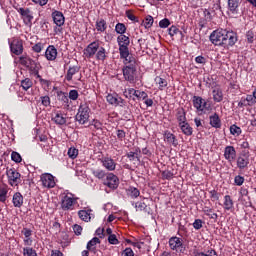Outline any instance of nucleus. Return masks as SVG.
<instances>
[{"label":"nucleus","instance_id":"obj_1","mask_svg":"<svg viewBox=\"0 0 256 256\" xmlns=\"http://www.w3.org/2000/svg\"><path fill=\"white\" fill-rule=\"evenodd\" d=\"M212 45L218 47H223V45H228V47H233L237 43V33L234 31H227L225 29L214 30L209 37Z\"/></svg>","mask_w":256,"mask_h":256},{"label":"nucleus","instance_id":"obj_47","mask_svg":"<svg viewBox=\"0 0 256 256\" xmlns=\"http://www.w3.org/2000/svg\"><path fill=\"white\" fill-rule=\"evenodd\" d=\"M115 31L118 35H123L127 31V27L123 23H118L115 26Z\"/></svg>","mask_w":256,"mask_h":256},{"label":"nucleus","instance_id":"obj_38","mask_svg":"<svg viewBox=\"0 0 256 256\" xmlns=\"http://www.w3.org/2000/svg\"><path fill=\"white\" fill-rule=\"evenodd\" d=\"M203 213L205 215H207V217H209L210 219H213L214 221H217L218 219V215L217 213H213V209L209 208V207H204L203 209Z\"/></svg>","mask_w":256,"mask_h":256},{"label":"nucleus","instance_id":"obj_33","mask_svg":"<svg viewBox=\"0 0 256 256\" xmlns=\"http://www.w3.org/2000/svg\"><path fill=\"white\" fill-rule=\"evenodd\" d=\"M127 195L130 197V199H137V197H139L141 195V192L139 191V189L130 186L127 190H126Z\"/></svg>","mask_w":256,"mask_h":256},{"label":"nucleus","instance_id":"obj_44","mask_svg":"<svg viewBox=\"0 0 256 256\" xmlns=\"http://www.w3.org/2000/svg\"><path fill=\"white\" fill-rule=\"evenodd\" d=\"M155 83H156V85H159L160 91H163V89H165V87H167V81L164 78H161L159 76H157L155 78Z\"/></svg>","mask_w":256,"mask_h":256},{"label":"nucleus","instance_id":"obj_50","mask_svg":"<svg viewBox=\"0 0 256 256\" xmlns=\"http://www.w3.org/2000/svg\"><path fill=\"white\" fill-rule=\"evenodd\" d=\"M137 90H135L134 88H129V89H125L123 92L124 97H126V99H131L132 95H136Z\"/></svg>","mask_w":256,"mask_h":256},{"label":"nucleus","instance_id":"obj_17","mask_svg":"<svg viewBox=\"0 0 256 256\" xmlns=\"http://www.w3.org/2000/svg\"><path fill=\"white\" fill-rule=\"evenodd\" d=\"M237 157V151L233 146H226L224 149V158L228 163H233Z\"/></svg>","mask_w":256,"mask_h":256},{"label":"nucleus","instance_id":"obj_22","mask_svg":"<svg viewBox=\"0 0 256 256\" xmlns=\"http://www.w3.org/2000/svg\"><path fill=\"white\" fill-rule=\"evenodd\" d=\"M164 141H166L168 145H172L173 147H177L179 145L177 137L174 136V134L169 131L164 132Z\"/></svg>","mask_w":256,"mask_h":256},{"label":"nucleus","instance_id":"obj_25","mask_svg":"<svg viewBox=\"0 0 256 256\" xmlns=\"http://www.w3.org/2000/svg\"><path fill=\"white\" fill-rule=\"evenodd\" d=\"M211 127L214 129H221V118H219V114L214 113L209 117Z\"/></svg>","mask_w":256,"mask_h":256},{"label":"nucleus","instance_id":"obj_8","mask_svg":"<svg viewBox=\"0 0 256 256\" xmlns=\"http://www.w3.org/2000/svg\"><path fill=\"white\" fill-rule=\"evenodd\" d=\"M169 246L172 251H177L178 253H183L185 251V246L183 245V239L175 236L169 239Z\"/></svg>","mask_w":256,"mask_h":256},{"label":"nucleus","instance_id":"obj_39","mask_svg":"<svg viewBox=\"0 0 256 256\" xmlns=\"http://www.w3.org/2000/svg\"><path fill=\"white\" fill-rule=\"evenodd\" d=\"M168 35H170V37H175V35H180L183 38V32L179 30L177 26H174V25L168 29Z\"/></svg>","mask_w":256,"mask_h":256},{"label":"nucleus","instance_id":"obj_55","mask_svg":"<svg viewBox=\"0 0 256 256\" xmlns=\"http://www.w3.org/2000/svg\"><path fill=\"white\" fill-rule=\"evenodd\" d=\"M108 243H110V245H119V239H117V235L112 234L108 236Z\"/></svg>","mask_w":256,"mask_h":256},{"label":"nucleus","instance_id":"obj_18","mask_svg":"<svg viewBox=\"0 0 256 256\" xmlns=\"http://www.w3.org/2000/svg\"><path fill=\"white\" fill-rule=\"evenodd\" d=\"M18 63H20V65H23L24 67H27V69H29L30 71L33 68L37 67V64L35 63V61L28 56L19 57Z\"/></svg>","mask_w":256,"mask_h":256},{"label":"nucleus","instance_id":"obj_60","mask_svg":"<svg viewBox=\"0 0 256 256\" xmlns=\"http://www.w3.org/2000/svg\"><path fill=\"white\" fill-rule=\"evenodd\" d=\"M196 256H217V252L213 249L208 250L207 253L205 252H199L196 254Z\"/></svg>","mask_w":256,"mask_h":256},{"label":"nucleus","instance_id":"obj_45","mask_svg":"<svg viewBox=\"0 0 256 256\" xmlns=\"http://www.w3.org/2000/svg\"><path fill=\"white\" fill-rule=\"evenodd\" d=\"M127 158L129 159V161L131 162H135L137 161V163H141V156H139V154L133 153V152H129L126 154Z\"/></svg>","mask_w":256,"mask_h":256},{"label":"nucleus","instance_id":"obj_6","mask_svg":"<svg viewBox=\"0 0 256 256\" xmlns=\"http://www.w3.org/2000/svg\"><path fill=\"white\" fill-rule=\"evenodd\" d=\"M193 107L196 108L197 113H209L211 111V104L207 103L201 96H194L192 98Z\"/></svg>","mask_w":256,"mask_h":256},{"label":"nucleus","instance_id":"obj_30","mask_svg":"<svg viewBox=\"0 0 256 256\" xmlns=\"http://www.w3.org/2000/svg\"><path fill=\"white\" fill-rule=\"evenodd\" d=\"M96 30L98 33H105L107 31V21L103 18L98 19L96 21Z\"/></svg>","mask_w":256,"mask_h":256},{"label":"nucleus","instance_id":"obj_15","mask_svg":"<svg viewBox=\"0 0 256 256\" xmlns=\"http://www.w3.org/2000/svg\"><path fill=\"white\" fill-rule=\"evenodd\" d=\"M104 185L109 187V189H117V187H119V178L117 175L109 173L106 177Z\"/></svg>","mask_w":256,"mask_h":256},{"label":"nucleus","instance_id":"obj_20","mask_svg":"<svg viewBox=\"0 0 256 256\" xmlns=\"http://www.w3.org/2000/svg\"><path fill=\"white\" fill-rule=\"evenodd\" d=\"M102 167H105L107 171H115L117 163L112 158L105 157L102 159Z\"/></svg>","mask_w":256,"mask_h":256},{"label":"nucleus","instance_id":"obj_19","mask_svg":"<svg viewBox=\"0 0 256 256\" xmlns=\"http://www.w3.org/2000/svg\"><path fill=\"white\" fill-rule=\"evenodd\" d=\"M52 18L57 27H63V25H65V16L61 13V11H54L52 13Z\"/></svg>","mask_w":256,"mask_h":256},{"label":"nucleus","instance_id":"obj_58","mask_svg":"<svg viewBox=\"0 0 256 256\" xmlns=\"http://www.w3.org/2000/svg\"><path fill=\"white\" fill-rule=\"evenodd\" d=\"M11 159L15 163H21L22 161L21 154H19L18 152H12Z\"/></svg>","mask_w":256,"mask_h":256},{"label":"nucleus","instance_id":"obj_51","mask_svg":"<svg viewBox=\"0 0 256 256\" xmlns=\"http://www.w3.org/2000/svg\"><path fill=\"white\" fill-rule=\"evenodd\" d=\"M40 101H41V105H43V107L51 106V98L49 96H41Z\"/></svg>","mask_w":256,"mask_h":256},{"label":"nucleus","instance_id":"obj_26","mask_svg":"<svg viewBox=\"0 0 256 256\" xmlns=\"http://www.w3.org/2000/svg\"><path fill=\"white\" fill-rule=\"evenodd\" d=\"M101 243V240H99L98 237H94L92 238L88 243H87V249L91 252V253H95V251H97V245H99Z\"/></svg>","mask_w":256,"mask_h":256},{"label":"nucleus","instance_id":"obj_40","mask_svg":"<svg viewBox=\"0 0 256 256\" xmlns=\"http://www.w3.org/2000/svg\"><path fill=\"white\" fill-rule=\"evenodd\" d=\"M106 53H107V51L103 47H99L96 52V59L98 61H103L104 59L107 58Z\"/></svg>","mask_w":256,"mask_h":256},{"label":"nucleus","instance_id":"obj_31","mask_svg":"<svg viewBox=\"0 0 256 256\" xmlns=\"http://www.w3.org/2000/svg\"><path fill=\"white\" fill-rule=\"evenodd\" d=\"M59 101H62L65 107L69 108L71 106V103L69 102V96H67V93L63 91H59L57 93Z\"/></svg>","mask_w":256,"mask_h":256},{"label":"nucleus","instance_id":"obj_27","mask_svg":"<svg viewBox=\"0 0 256 256\" xmlns=\"http://www.w3.org/2000/svg\"><path fill=\"white\" fill-rule=\"evenodd\" d=\"M213 95V101L215 103H221L223 101V90L221 88L217 87L212 90Z\"/></svg>","mask_w":256,"mask_h":256},{"label":"nucleus","instance_id":"obj_24","mask_svg":"<svg viewBox=\"0 0 256 256\" xmlns=\"http://www.w3.org/2000/svg\"><path fill=\"white\" fill-rule=\"evenodd\" d=\"M12 203L13 206L18 209H21V207H23V195L21 194V192L14 193L12 197Z\"/></svg>","mask_w":256,"mask_h":256},{"label":"nucleus","instance_id":"obj_63","mask_svg":"<svg viewBox=\"0 0 256 256\" xmlns=\"http://www.w3.org/2000/svg\"><path fill=\"white\" fill-rule=\"evenodd\" d=\"M40 85L43 87V89L47 90L49 87H51V81L40 78Z\"/></svg>","mask_w":256,"mask_h":256},{"label":"nucleus","instance_id":"obj_34","mask_svg":"<svg viewBox=\"0 0 256 256\" xmlns=\"http://www.w3.org/2000/svg\"><path fill=\"white\" fill-rule=\"evenodd\" d=\"M182 133H184V135H187L188 137L193 135V128L191 127V125H189V123H184L182 125L179 126Z\"/></svg>","mask_w":256,"mask_h":256},{"label":"nucleus","instance_id":"obj_62","mask_svg":"<svg viewBox=\"0 0 256 256\" xmlns=\"http://www.w3.org/2000/svg\"><path fill=\"white\" fill-rule=\"evenodd\" d=\"M246 39L248 43H253V41H255V33L250 30L246 33Z\"/></svg>","mask_w":256,"mask_h":256},{"label":"nucleus","instance_id":"obj_11","mask_svg":"<svg viewBox=\"0 0 256 256\" xmlns=\"http://www.w3.org/2000/svg\"><path fill=\"white\" fill-rule=\"evenodd\" d=\"M52 121L55 125H66L67 124V114L63 113L61 110H56L52 113Z\"/></svg>","mask_w":256,"mask_h":256},{"label":"nucleus","instance_id":"obj_59","mask_svg":"<svg viewBox=\"0 0 256 256\" xmlns=\"http://www.w3.org/2000/svg\"><path fill=\"white\" fill-rule=\"evenodd\" d=\"M246 103L248 104V107H253V105H255L256 100L253 98V96L251 94L246 95Z\"/></svg>","mask_w":256,"mask_h":256},{"label":"nucleus","instance_id":"obj_16","mask_svg":"<svg viewBox=\"0 0 256 256\" xmlns=\"http://www.w3.org/2000/svg\"><path fill=\"white\" fill-rule=\"evenodd\" d=\"M17 11L21 15L25 25H31L33 21V13H31V10L29 8H20L17 9Z\"/></svg>","mask_w":256,"mask_h":256},{"label":"nucleus","instance_id":"obj_21","mask_svg":"<svg viewBox=\"0 0 256 256\" xmlns=\"http://www.w3.org/2000/svg\"><path fill=\"white\" fill-rule=\"evenodd\" d=\"M45 57L47 61H55L57 59V48L53 45L48 46L45 51Z\"/></svg>","mask_w":256,"mask_h":256},{"label":"nucleus","instance_id":"obj_43","mask_svg":"<svg viewBox=\"0 0 256 256\" xmlns=\"http://www.w3.org/2000/svg\"><path fill=\"white\" fill-rule=\"evenodd\" d=\"M67 155L69 159H77V157L79 156V150L72 146L68 149Z\"/></svg>","mask_w":256,"mask_h":256},{"label":"nucleus","instance_id":"obj_52","mask_svg":"<svg viewBox=\"0 0 256 256\" xmlns=\"http://www.w3.org/2000/svg\"><path fill=\"white\" fill-rule=\"evenodd\" d=\"M68 99H70V101H77L79 99V92L77 90H70Z\"/></svg>","mask_w":256,"mask_h":256},{"label":"nucleus","instance_id":"obj_54","mask_svg":"<svg viewBox=\"0 0 256 256\" xmlns=\"http://www.w3.org/2000/svg\"><path fill=\"white\" fill-rule=\"evenodd\" d=\"M234 183L235 185H237L238 187H241V185H243L245 183V177L241 176V175H237L234 177Z\"/></svg>","mask_w":256,"mask_h":256},{"label":"nucleus","instance_id":"obj_12","mask_svg":"<svg viewBox=\"0 0 256 256\" xmlns=\"http://www.w3.org/2000/svg\"><path fill=\"white\" fill-rule=\"evenodd\" d=\"M107 103L114 105V107H123L125 105V99L119 97V94L113 93L106 96Z\"/></svg>","mask_w":256,"mask_h":256},{"label":"nucleus","instance_id":"obj_53","mask_svg":"<svg viewBox=\"0 0 256 256\" xmlns=\"http://www.w3.org/2000/svg\"><path fill=\"white\" fill-rule=\"evenodd\" d=\"M92 175H94V177H96L97 179H104L105 171L101 169L93 170Z\"/></svg>","mask_w":256,"mask_h":256},{"label":"nucleus","instance_id":"obj_29","mask_svg":"<svg viewBox=\"0 0 256 256\" xmlns=\"http://www.w3.org/2000/svg\"><path fill=\"white\" fill-rule=\"evenodd\" d=\"M78 216L82 221L89 223L91 221V209L80 210Z\"/></svg>","mask_w":256,"mask_h":256},{"label":"nucleus","instance_id":"obj_61","mask_svg":"<svg viewBox=\"0 0 256 256\" xmlns=\"http://www.w3.org/2000/svg\"><path fill=\"white\" fill-rule=\"evenodd\" d=\"M134 97H137V99H147V97H149V95H147V93L145 91H139V90H136V94Z\"/></svg>","mask_w":256,"mask_h":256},{"label":"nucleus","instance_id":"obj_64","mask_svg":"<svg viewBox=\"0 0 256 256\" xmlns=\"http://www.w3.org/2000/svg\"><path fill=\"white\" fill-rule=\"evenodd\" d=\"M122 256H135V252H133V249H131V248H126L122 252Z\"/></svg>","mask_w":256,"mask_h":256},{"label":"nucleus","instance_id":"obj_9","mask_svg":"<svg viewBox=\"0 0 256 256\" xmlns=\"http://www.w3.org/2000/svg\"><path fill=\"white\" fill-rule=\"evenodd\" d=\"M97 51H99V40L91 42L84 49V55L87 59H93V57H95V55L97 54Z\"/></svg>","mask_w":256,"mask_h":256},{"label":"nucleus","instance_id":"obj_4","mask_svg":"<svg viewBox=\"0 0 256 256\" xmlns=\"http://www.w3.org/2000/svg\"><path fill=\"white\" fill-rule=\"evenodd\" d=\"M90 115L91 108H89V104L83 103L80 104L75 119L79 123V125H87V123H89Z\"/></svg>","mask_w":256,"mask_h":256},{"label":"nucleus","instance_id":"obj_32","mask_svg":"<svg viewBox=\"0 0 256 256\" xmlns=\"http://www.w3.org/2000/svg\"><path fill=\"white\" fill-rule=\"evenodd\" d=\"M234 203L233 199L229 195L224 196V203H223V208L225 211H231L233 209Z\"/></svg>","mask_w":256,"mask_h":256},{"label":"nucleus","instance_id":"obj_14","mask_svg":"<svg viewBox=\"0 0 256 256\" xmlns=\"http://www.w3.org/2000/svg\"><path fill=\"white\" fill-rule=\"evenodd\" d=\"M10 51L14 55H22L23 54V40L14 39L10 43Z\"/></svg>","mask_w":256,"mask_h":256},{"label":"nucleus","instance_id":"obj_36","mask_svg":"<svg viewBox=\"0 0 256 256\" xmlns=\"http://www.w3.org/2000/svg\"><path fill=\"white\" fill-rule=\"evenodd\" d=\"M177 121H178V125H184L185 123H187V116L185 114V111L180 110L177 112Z\"/></svg>","mask_w":256,"mask_h":256},{"label":"nucleus","instance_id":"obj_23","mask_svg":"<svg viewBox=\"0 0 256 256\" xmlns=\"http://www.w3.org/2000/svg\"><path fill=\"white\" fill-rule=\"evenodd\" d=\"M79 71H81V67L79 66H69L67 73L65 75V79L68 82L73 81V76L77 75V73H79Z\"/></svg>","mask_w":256,"mask_h":256},{"label":"nucleus","instance_id":"obj_48","mask_svg":"<svg viewBox=\"0 0 256 256\" xmlns=\"http://www.w3.org/2000/svg\"><path fill=\"white\" fill-rule=\"evenodd\" d=\"M132 205H134L136 211H145L147 209V204L145 202H132Z\"/></svg>","mask_w":256,"mask_h":256},{"label":"nucleus","instance_id":"obj_13","mask_svg":"<svg viewBox=\"0 0 256 256\" xmlns=\"http://www.w3.org/2000/svg\"><path fill=\"white\" fill-rule=\"evenodd\" d=\"M40 181L43 185V187H46V189H53L55 187V177L51 175L50 173H44L40 176Z\"/></svg>","mask_w":256,"mask_h":256},{"label":"nucleus","instance_id":"obj_57","mask_svg":"<svg viewBox=\"0 0 256 256\" xmlns=\"http://www.w3.org/2000/svg\"><path fill=\"white\" fill-rule=\"evenodd\" d=\"M169 25H171V21H169V19L164 18L159 22V27L161 29H167V27H169Z\"/></svg>","mask_w":256,"mask_h":256},{"label":"nucleus","instance_id":"obj_56","mask_svg":"<svg viewBox=\"0 0 256 256\" xmlns=\"http://www.w3.org/2000/svg\"><path fill=\"white\" fill-rule=\"evenodd\" d=\"M116 136L118 141H123V139H125V137H127V133L124 132V130L118 129L116 130Z\"/></svg>","mask_w":256,"mask_h":256},{"label":"nucleus","instance_id":"obj_41","mask_svg":"<svg viewBox=\"0 0 256 256\" xmlns=\"http://www.w3.org/2000/svg\"><path fill=\"white\" fill-rule=\"evenodd\" d=\"M21 87L24 89V91H29L33 87V81L29 78H25L21 81Z\"/></svg>","mask_w":256,"mask_h":256},{"label":"nucleus","instance_id":"obj_10","mask_svg":"<svg viewBox=\"0 0 256 256\" xmlns=\"http://www.w3.org/2000/svg\"><path fill=\"white\" fill-rule=\"evenodd\" d=\"M238 169L243 170L249 167V151H243L236 160Z\"/></svg>","mask_w":256,"mask_h":256},{"label":"nucleus","instance_id":"obj_49","mask_svg":"<svg viewBox=\"0 0 256 256\" xmlns=\"http://www.w3.org/2000/svg\"><path fill=\"white\" fill-rule=\"evenodd\" d=\"M23 255L24 256H37V251L31 247L23 248Z\"/></svg>","mask_w":256,"mask_h":256},{"label":"nucleus","instance_id":"obj_37","mask_svg":"<svg viewBox=\"0 0 256 256\" xmlns=\"http://www.w3.org/2000/svg\"><path fill=\"white\" fill-rule=\"evenodd\" d=\"M155 22V20L153 19V16L151 15H147L145 17V19L143 20V27H145V29H151V27H153V23Z\"/></svg>","mask_w":256,"mask_h":256},{"label":"nucleus","instance_id":"obj_2","mask_svg":"<svg viewBox=\"0 0 256 256\" xmlns=\"http://www.w3.org/2000/svg\"><path fill=\"white\" fill-rule=\"evenodd\" d=\"M122 59L125 65L122 69L125 81L135 83V79H137V60L133 56Z\"/></svg>","mask_w":256,"mask_h":256},{"label":"nucleus","instance_id":"obj_5","mask_svg":"<svg viewBox=\"0 0 256 256\" xmlns=\"http://www.w3.org/2000/svg\"><path fill=\"white\" fill-rule=\"evenodd\" d=\"M78 199L73 193H64L61 197V209L63 211H73Z\"/></svg>","mask_w":256,"mask_h":256},{"label":"nucleus","instance_id":"obj_3","mask_svg":"<svg viewBox=\"0 0 256 256\" xmlns=\"http://www.w3.org/2000/svg\"><path fill=\"white\" fill-rule=\"evenodd\" d=\"M117 43L119 46V53H120L121 59H127V57H133V54L129 53V45L131 43L129 36H126L125 34L119 35L117 37Z\"/></svg>","mask_w":256,"mask_h":256},{"label":"nucleus","instance_id":"obj_7","mask_svg":"<svg viewBox=\"0 0 256 256\" xmlns=\"http://www.w3.org/2000/svg\"><path fill=\"white\" fill-rule=\"evenodd\" d=\"M8 183L11 187H17L21 183V174L15 169L7 170Z\"/></svg>","mask_w":256,"mask_h":256},{"label":"nucleus","instance_id":"obj_46","mask_svg":"<svg viewBox=\"0 0 256 256\" xmlns=\"http://www.w3.org/2000/svg\"><path fill=\"white\" fill-rule=\"evenodd\" d=\"M92 131H99V129H101L103 127V123H101V121L99 120H92L91 123L89 124Z\"/></svg>","mask_w":256,"mask_h":256},{"label":"nucleus","instance_id":"obj_35","mask_svg":"<svg viewBox=\"0 0 256 256\" xmlns=\"http://www.w3.org/2000/svg\"><path fill=\"white\" fill-rule=\"evenodd\" d=\"M228 9L231 13H237L239 9V0H228Z\"/></svg>","mask_w":256,"mask_h":256},{"label":"nucleus","instance_id":"obj_42","mask_svg":"<svg viewBox=\"0 0 256 256\" xmlns=\"http://www.w3.org/2000/svg\"><path fill=\"white\" fill-rule=\"evenodd\" d=\"M230 133L234 137H239V135H241V133H243V130H241V127L233 124L230 126Z\"/></svg>","mask_w":256,"mask_h":256},{"label":"nucleus","instance_id":"obj_28","mask_svg":"<svg viewBox=\"0 0 256 256\" xmlns=\"http://www.w3.org/2000/svg\"><path fill=\"white\" fill-rule=\"evenodd\" d=\"M9 194V186L2 184L0 185V203H5L7 201Z\"/></svg>","mask_w":256,"mask_h":256}]
</instances>
